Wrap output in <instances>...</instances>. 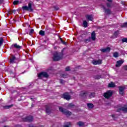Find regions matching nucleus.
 <instances>
[{"label": "nucleus", "mask_w": 127, "mask_h": 127, "mask_svg": "<svg viewBox=\"0 0 127 127\" xmlns=\"http://www.w3.org/2000/svg\"><path fill=\"white\" fill-rule=\"evenodd\" d=\"M62 54H59L56 52L54 54V57L53 58V59L54 61H59V60H61V59H62Z\"/></svg>", "instance_id": "1"}, {"label": "nucleus", "mask_w": 127, "mask_h": 127, "mask_svg": "<svg viewBox=\"0 0 127 127\" xmlns=\"http://www.w3.org/2000/svg\"><path fill=\"white\" fill-rule=\"evenodd\" d=\"M32 3H33V2H29L28 3V6H23L22 8L24 10H27V11L32 12L33 11V9H32Z\"/></svg>", "instance_id": "2"}, {"label": "nucleus", "mask_w": 127, "mask_h": 127, "mask_svg": "<svg viewBox=\"0 0 127 127\" xmlns=\"http://www.w3.org/2000/svg\"><path fill=\"white\" fill-rule=\"evenodd\" d=\"M59 110L60 111V112H62V113H63V114H64V115H65L66 116H70V115L71 114V113L66 110H64L63 109V108L62 107H59Z\"/></svg>", "instance_id": "3"}, {"label": "nucleus", "mask_w": 127, "mask_h": 127, "mask_svg": "<svg viewBox=\"0 0 127 127\" xmlns=\"http://www.w3.org/2000/svg\"><path fill=\"white\" fill-rule=\"evenodd\" d=\"M16 61V57L15 55H10L9 62L11 64H14Z\"/></svg>", "instance_id": "4"}, {"label": "nucleus", "mask_w": 127, "mask_h": 127, "mask_svg": "<svg viewBox=\"0 0 127 127\" xmlns=\"http://www.w3.org/2000/svg\"><path fill=\"white\" fill-rule=\"evenodd\" d=\"M38 78L41 79L42 77H44L45 78H48V77H49V75H48V74H47V72H42L38 74Z\"/></svg>", "instance_id": "5"}, {"label": "nucleus", "mask_w": 127, "mask_h": 127, "mask_svg": "<svg viewBox=\"0 0 127 127\" xmlns=\"http://www.w3.org/2000/svg\"><path fill=\"white\" fill-rule=\"evenodd\" d=\"M112 95H113V91L109 90L107 91L106 93H105L104 96L105 98H106V99H109L110 97H112Z\"/></svg>", "instance_id": "6"}, {"label": "nucleus", "mask_w": 127, "mask_h": 127, "mask_svg": "<svg viewBox=\"0 0 127 127\" xmlns=\"http://www.w3.org/2000/svg\"><path fill=\"white\" fill-rule=\"evenodd\" d=\"M33 120V118H32V116H28L23 118V122H29L30 123V122H32Z\"/></svg>", "instance_id": "7"}, {"label": "nucleus", "mask_w": 127, "mask_h": 127, "mask_svg": "<svg viewBox=\"0 0 127 127\" xmlns=\"http://www.w3.org/2000/svg\"><path fill=\"white\" fill-rule=\"evenodd\" d=\"M63 97L64 98V99L65 100H67V101H69V100L71 99V97L69 95V93L67 92L63 94Z\"/></svg>", "instance_id": "8"}, {"label": "nucleus", "mask_w": 127, "mask_h": 127, "mask_svg": "<svg viewBox=\"0 0 127 127\" xmlns=\"http://www.w3.org/2000/svg\"><path fill=\"white\" fill-rule=\"evenodd\" d=\"M121 111H123L124 113H127V105H125L122 108H120L117 112H121Z\"/></svg>", "instance_id": "9"}, {"label": "nucleus", "mask_w": 127, "mask_h": 127, "mask_svg": "<svg viewBox=\"0 0 127 127\" xmlns=\"http://www.w3.org/2000/svg\"><path fill=\"white\" fill-rule=\"evenodd\" d=\"M92 63L93 65H100V64H102V60H93L92 61Z\"/></svg>", "instance_id": "10"}, {"label": "nucleus", "mask_w": 127, "mask_h": 127, "mask_svg": "<svg viewBox=\"0 0 127 127\" xmlns=\"http://www.w3.org/2000/svg\"><path fill=\"white\" fill-rule=\"evenodd\" d=\"M125 87L119 86V94L120 95H124L125 94Z\"/></svg>", "instance_id": "11"}, {"label": "nucleus", "mask_w": 127, "mask_h": 127, "mask_svg": "<svg viewBox=\"0 0 127 127\" xmlns=\"http://www.w3.org/2000/svg\"><path fill=\"white\" fill-rule=\"evenodd\" d=\"M101 52H110L111 51V48L109 47H107L105 49H102L100 50Z\"/></svg>", "instance_id": "12"}, {"label": "nucleus", "mask_w": 127, "mask_h": 127, "mask_svg": "<svg viewBox=\"0 0 127 127\" xmlns=\"http://www.w3.org/2000/svg\"><path fill=\"white\" fill-rule=\"evenodd\" d=\"M123 63H124V62L122 61V60L118 61L117 62L116 66V67H121V66L122 64H123Z\"/></svg>", "instance_id": "13"}, {"label": "nucleus", "mask_w": 127, "mask_h": 127, "mask_svg": "<svg viewBox=\"0 0 127 127\" xmlns=\"http://www.w3.org/2000/svg\"><path fill=\"white\" fill-rule=\"evenodd\" d=\"M86 19H88V20H90L91 21L92 20H93V19H94L93 17V15H87L86 16Z\"/></svg>", "instance_id": "14"}, {"label": "nucleus", "mask_w": 127, "mask_h": 127, "mask_svg": "<svg viewBox=\"0 0 127 127\" xmlns=\"http://www.w3.org/2000/svg\"><path fill=\"white\" fill-rule=\"evenodd\" d=\"M91 39L93 40H96V33L94 31L92 32L91 34Z\"/></svg>", "instance_id": "15"}, {"label": "nucleus", "mask_w": 127, "mask_h": 127, "mask_svg": "<svg viewBox=\"0 0 127 127\" xmlns=\"http://www.w3.org/2000/svg\"><path fill=\"white\" fill-rule=\"evenodd\" d=\"M114 87H116V85L115 84V83L111 82L108 85L109 88H114Z\"/></svg>", "instance_id": "16"}, {"label": "nucleus", "mask_w": 127, "mask_h": 127, "mask_svg": "<svg viewBox=\"0 0 127 127\" xmlns=\"http://www.w3.org/2000/svg\"><path fill=\"white\" fill-rule=\"evenodd\" d=\"M46 112L47 113V114H48V115H49L51 112V111L50 110V109L49 108V107H46Z\"/></svg>", "instance_id": "17"}, {"label": "nucleus", "mask_w": 127, "mask_h": 127, "mask_svg": "<svg viewBox=\"0 0 127 127\" xmlns=\"http://www.w3.org/2000/svg\"><path fill=\"white\" fill-rule=\"evenodd\" d=\"M103 9H104L106 13H108V14L111 13V10L110 9H106V8L104 6L103 7Z\"/></svg>", "instance_id": "18"}, {"label": "nucleus", "mask_w": 127, "mask_h": 127, "mask_svg": "<svg viewBox=\"0 0 127 127\" xmlns=\"http://www.w3.org/2000/svg\"><path fill=\"white\" fill-rule=\"evenodd\" d=\"M39 34H40V35H41L42 36H44L45 35V32H44V31L43 30H40Z\"/></svg>", "instance_id": "19"}, {"label": "nucleus", "mask_w": 127, "mask_h": 127, "mask_svg": "<svg viewBox=\"0 0 127 127\" xmlns=\"http://www.w3.org/2000/svg\"><path fill=\"white\" fill-rule=\"evenodd\" d=\"M87 107L89 109H93L94 105L92 103H88L87 104Z\"/></svg>", "instance_id": "20"}, {"label": "nucleus", "mask_w": 127, "mask_h": 127, "mask_svg": "<svg viewBox=\"0 0 127 127\" xmlns=\"http://www.w3.org/2000/svg\"><path fill=\"white\" fill-rule=\"evenodd\" d=\"M83 26L84 27H88V22H86V21H83Z\"/></svg>", "instance_id": "21"}, {"label": "nucleus", "mask_w": 127, "mask_h": 127, "mask_svg": "<svg viewBox=\"0 0 127 127\" xmlns=\"http://www.w3.org/2000/svg\"><path fill=\"white\" fill-rule=\"evenodd\" d=\"M114 57H115V58H117V57H119V53L118 52H115L113 54Z\"/></svg>", "instance_id": "22"}, {"label": "nucleus", "mask_w": 127, "mask_h": 127, "mask_svg": "<svg viewBox=\"0 0 127 127\" xmlns=\"http://www.w3.org/2000/svg\"><path fill=\"white\" fill-rule=\"evenodd\" d=\"M77 125L79 126V127H84V123L82 122H79L77 123Z\"/></svg>", "instance_id": "23"}, {"label": "nucleus", "mask_w": 127, "mask_h": 127, "mask_svg": "<svg viewBox=\"0 0 127 127\" xmlns=\"http://www.w3.org/2000/svg\"><path fill=\"white\" fill-rule=\"evenodd\" d=\"M2 43H3V39L1 37L0 38V47L2 45Z\"/></svg>", "instance_id": "24"}, {"label": "nucleus", "mask_w": 127, "mask_h": 127, "mask_svg": "<svg viewBox=\"0 0 127 127\" xmlns=\"http://www.w3.org/2000/svg\"><path fill=\"white\" fill-rule=\"evenodd\" d=\"M15 12H16V11L15 10H13L12 11H9L8 14H11V13H14V14H15Z\"/></svg>", "instance_id": "25"}, {"label": "nucleus", "mask_w": 127, "mask_h": 127, "mask_svg": "<svg viewBox=\"0 0 127 127\" xmlns=\"http://www.w3.org/2000/svg\"><path fill=\"white\" fill-rule=\"evenodd\" d=\"M12 107V105H7L4 107V109H10Z\"/></svg>", "instance_id": "26"}, {"label": "nucleus", "mask_w": 127, "mask_h": 127, "mask_svg": "<svg viewBox=\"0 0 127 127\" xmlns=\"http://www.w3.org/2000/svg\"><path fill=\"white\" fill-rule=\"evenodd\" d=\"M61 76L63 78H67L68 77V75L67 74H61Z\"/></svg>", "instance_id": "27"}, {"label": "nucleus", "mask_w": 127, "mask_h": 127, "mask_svg": "<svg viewBox=\"0 0 127 127\" xmlns=\"http://www.w3.org/2000/svg\"><path fill=\"white\" fill-rule=\"evenodd\" d=\"M119 33H120V32H119V31L115 32L114 33L115 36H116V37H117L118 36V34H119Z\"/></svg>", "instance_id": "28"}, {"label": "nucleus", "mask_w": 127, "mask_h": 127, "mask_svg": "<svg viewBox=\"0 0 127 127\" xmlns=\"http://www.w3.org/2000/svg\"><path fill=\"white\" fill-rule=\"evenodd\" d=\"M11 48L13 49V48H16V44H14V45H12Z\"/></svg>", "instance_id": "29"}, {"label": "nucleus", "mask_w": 127, "mask_h": 127, "mask_svg": "<svg viewBox=\"0 0 127 127\" xmlns=\"http://www.w3.org/2000/svg\"><path fill=\"white\" fill-rule=\"evenodd\" d=\"M122 42H126V43H127V38H123L122 39Z\"/></svg>", "instance_id": "30"}, {"label": "nucleus", "mask_w": 127, "mask_h": 127, "mask_svg": "<svg viewBox=\"0 0 127 127\" xmlns=\"http://www.w3.org/2000/svg\"><path fill=\"white\" fill-rule=\"evenodd\" d=\"M33 32H34V29H31L30 32H29L30 35H31L33 33Z\"/></svg>", "instance_id": "31"}, {"label": "nucleus", "mask_w": 127, "mask_h": 127, "mask_svg": "<svg viewBox=\"0 0 127 127\" xmlns=\"http://www.w3.org/2000/svg\"><path fill=\"white\" fill-rule=\"evenodd\" d=\"M107 6L108 7H111V6H112V3H107Z\"/></svg>", "instance_id": "32"}, {"label": "nucleus", "mask_w": 127, "mask_h": 127, "mask_svg": "<svg viewBox=\"0 0 127 127\" xmlns=\"http://www.w3.org/2000/svg\"><path fill=\"white\" fill-rule=\"evenodd\" d=\"M127 27V22L124 23L122 25V27Z\"/></svg>", "instance_id": "33"}, {"label": "nucleus", "mask_w": 127, "mask_h": 127, "mask_svg": "<svg viewBox=\"0 0 127 127\" xmlns=\"http://www.w3.org/2000/svg\"><path fill=\"white\" fill-rule=\"evenodd\" d=\"M21 48H22V47L21 46H19V45H16V49H21Z\"/></svg>", "instance_id": "34"}, {"label": "nucleus", "mask_w": 127, "mask_h": 127, "mask_svg": "<svg viewBox=\"0 0 127 127\" xmlns=\"http://www.w3.org/2000/svg\"><path fill=\"white\" fill-rule=\"evenodd\" d=\"M65 71H70V67L67 66L65 68Z\"/></svg>", "instance_id": "35"}, {"label": "nucleus", "mask_w": 127, "mask_h": 127, "mask_svg": "<svg viewBox=\"0 0 127 127\" xmlns=\"http://www.w3.org/2000/svg\"><path fill=\"white\" fill-rule=\"evenodd\" d=\"M93 97H95V93H91L90 96V98H93Z\"/></svg>", "instance_id": "36"}, {"label": "nucleus", "mask_w": 127, "mask_h": 127, "mask_svg": "<svg viewBox=\"0 0 127 127\" xmlns=\"http://www.w3.org/2000/svg\"><path fill=\"white\" fill-rule=\"evenodd\" d=\"M71 107H73V104L72 103L68 105V108H71Z\"/></svg>", "instance_id": "37"}, {"label": "nucleus", "mask_w": 127, "mask_h": 127, "mask_svg": "<svg viewBox=\"0 0 127 127\" xmlns=\"http://www.w3.org/2000/svg\"><path fill=\"white\" fill-rule=\"evenodd\" d=\"M61 42H62V43L63 44H65V43H66L63 40H62V39L61 38Z\"/></svg>", "instance_id": "38"}, {"label": "nucleus", "mask_w": 127, "mask_h": 127, "mask_svg": "<svg viewBox=\"0 0 127 127\" xmlns=\"http://www.w3.org/2000/svg\"><path fill=\"white\" fill-rule=\"evenodd\" d=\"M101 78V76H97L96 77V79H100Z\"/></svg>", "instance_id": "39"}, {"label": "nucleus", "mask_w": 127, "mask_h": 127, "mask_svg": "<svg viewBox=\"0 0 127 127\" xmlns=\"http://www.w3.org/2000/svg\"><path fill=\"white\" fill-rule=\"evenodd\" d=\"M124 69H125V70H127V65L124 66Z\"/></svg>", "instance_id": "40"}, {"label": "nucleus", "mask_w": 127, "mask_h": 127, "mask_svg": "<svg viewBox=\"0 0 127 127\" xmlns=\"http://www.w3.org/2000/svg\"><path fill=\"white\" fill-rule=\"evenodd\" d=\"M13 4L15 5L16 4V0L14 1V2H13Z\"/></svg>", "instance_id": "41"}, {"label": "nucleus", "mask_w": 127, "mask_h": 127, "mask_svg": "<svg viewBox=\"0 0 127 127\" xmlns=\"http://www.w3.org/2000/svg\"><path fill=\"white\" fill-rule=\"evenodd\" d=\"M116 117V115H112V118H113V119H114V118H115Z\"/></svg>", "instance_id": "42"}, {"label": "nucleus", "mask_w": 127, "mask_h": 127, "mask_svg": "<svg viewBox=\"0 0 127 127\" xmlns=\"http://www.w3.org/2000/svg\"><path fill=\"white\" fill-rule=\"evenodd\" d=\"M2 1H3V0H0V3H1Z\"/></svg>", "instance_id": "43"}, {"label": "nucleus", "mask_w": 127, "mask_h": 127, "mask_svg": "<svg viewBox=\"0 0 127 127\" xmlns=\"http://www.w3.org/2000/svg\"><path fill=\"white\" fill-rule=\"evenodd\" d=\"M108 1H109V2H112V0H107Z\"/></svg>", "instance_id": "44"}, {"label": "nucleus", "mask_w": 127, "mask_h": 127, "mask_svg": "<svg viewBox=\"0 0 127 127\" xmlns=\"http://www.w3.org/2000/svg\"><path fill=\"white\" fill-rule=\"evenodd\" d=\"M17 127H21L20 125H17Z\"/></svg>", "instance_id": "45"}, {"label": "nucleus", "mask_w": 127, "mask_h": 127, "mask_svg": "<svg viewBox=\"0 0 127 127\" xmlns=\"http://www.w3.org/2000/svg\"><path fill=\"white\" fill-rule=\"evenodd\" d=\"M19 1L18 0L16 1V4H18Z\"/></svg>", "instance_id": "46"}, {"label": "nucleus", "mask_w": 127, "mask_h": 127, "mask_svg": "<svg viewBox=\"0 0 127 127\" xmlns=\"http://www.w3.org/2000/svg\"><path fill=\"white\" fill-rule=\"evenodd\" d=\"M36 1H39V0H36Z\"/></svg>", "instance_id": "47"}, {"label": "nucleus", "mask_w": 127, "mask_h": 127, "mask_svg": "<svg viewBox=\"0 0 127 127\" xmlns=\"http://www.w3.org/2000/svg\"><path fill=\"white\" fill-rule=\"evenodd\" d=\"M85 94H86V93H83V95H85Z\"/></svg>", "instance_id": "48"}]
</instances>
